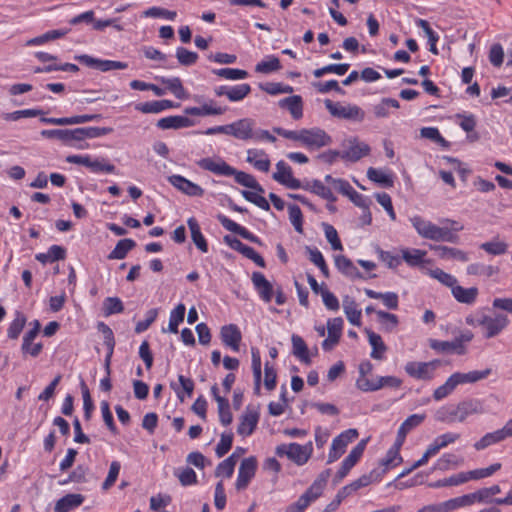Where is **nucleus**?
<instances>
[{"instance_id":"680f3d73","label":"nucleus","mask_w":512,"mask_h":512,"mask_svg":"<svg viewBox=\"0 0 512 512\" xmlns=\"http://www.w3.org/2000/svg\"><path fill=\"white\" fill-rule=\"evenodd\" d=\"M103 310L105 316H110L123 312L124 306L120 298L107 297L103 303Z\"/></svg>"},{"instance_id":"09e8293b","label":"nucleus","mask_w":512,"mask_h":512,"mask_svg":"<svg viewBox=\"0 0 512 512\" xmlns=\"http://www.w3.org/2000/svg\"><path fill=\"white\" fill-rule=\"evenodd\" d=\"M293 353L303 363L310 364L311 359L308 354V348L305 341L298 335L292 336Z\"/></svg>"},{"instance_id":"79ce46f5","label":"nucleus","mask_w":512,"mask_h":512,"mask_svg":"<svg viewBox=\"0 0 512 512\" xmlns=\"http://www.w3.org/2000/svg\"><path fill=\"white\" fill-rule=\"evenodd\" d=\"M136 246L134 240L126 238L118 241L115 248L108 255V259H124L129 251Z\"/></svg>"},{"instance_id":"f03ea898","label":"nucleus","mask_w":512,"mask_h":512,"mask_svg":"<svg viewBox=\"0 0 512 512\" xmlns=\"http://www.w3.org/2000/svg\"><path fill=\"white\" fill-rule=\"evenodd\" d=\"M255 121L242 118L228 124V135L241 141H268L274 143L277 139L268 130L255 128Z\"/></svg>"},{"instance_id":"ddd939ff","label":"nucleus","mask_w":512,"mask_h":512,"mask_svg":"<svg viewBox=\"0 0 512 512\" xmlns=\"http://www.w3.org/2000/svg\"><path fill=\"white\" fill-rule=\"evenodd\" d=\"M197 165L204 170H207L211 173H214V174L220 175V176L230 177L234 173H236L235 168H233L232 166L227 164L223 159H221L219 157L203 158L197 162Z\"/></svg>"},{"instance_id":"412c9836","label":"nucleus","mask_w":512,"mask_h":512,"mask_svg":"<svg viewBox=\"0 0 512 512\" xmlns=\"http://www.w3.org/2000/svg\"><path fill=\"white\" fill-rule=\"evenodd\" d=\"M220 336L224 345L230 347L235 352L239 351L242 335L235 324L223 326L220 331Z\"/></svg>"},{"instance_id":"4be33fe9","label":"nucleus","mask_w":512,"mask_h":512,"mask_svg":"<svg viewBox=\"0 0 512 512\" xmlns=\"http://www.w3.org/2000/svg\"><path fill=\"white\" fill-rule=\"evenodd\" d=\"M102 116L100 114H84L77 115L72 117H62V118H47L42 117L40 119L41 122L52 125H75L82 124L94 120H99Z\"/></svg>"},{"instance_id":"6e6552de","label":"nucleus","mask_w":512,"mask_h":512,"mask_svg":"<svg viewBox=\"0 0 512 512\" xmlns=\"http://www.w3.org/2000/svg\"><path fill=\"white\" fill-rule=\"evenodd\" d=\"M439 360L430 362L411 361L405 365L406 373L419 380H431L434 377L435 370L440 366Z\"/></svg>"},{"instance_id":"a211bd4d","label":"nucleus","mask_w":512,"mask_h":512,"mask_svg":"<svg viewBox=\"0 0 512 512\" xmlns=\"http://www.w3.org/2000/svg\"><path fill=\"white\" fill-rule=\"evenodd\" d=\"M258 421V411L248 407L240 418V423L237 427V433L243 437L250 436L256 429Z\"/></svg>"},{"instance_id":"8fccbe9b","label":"nucleus","mask_w":512,"mask_h":512,"mask_svg":"<svg viewBox=\"0 0 512 512\" xmlns=\"http://www.w3.org/2000/svg\"><path fill=\"white\" fill-rule=\"evenodd\" d=\"M427 252L421 249H403L402 258L409 266H419L424 262Z\"/></svg>"},{"instance_id":"a18cd8bd","label":"nucleus","mask_w":512,"mask_h":512,"mask_svg":"<svg viewBox=\"0 0 512 512\" xmlns=\"http://www.w3.org/2000/svg\"><path fill=\"white\" fill-rule=\"evenodd\" d=\"M232 176L235 177V181L247 188L256 190L257 192L264 193L263 187L257 182L255 177L243 171H237Z\"/></svg>"},{"instance_id":"7c9ffc66","label":"nucleus","mask_w":512,"mask_h":512,"mask_svg":"<svg viewBox=\"0 0 512 512\" xmlns=\"http://www.w3.org/2000/svg\"><path fill=\"white\" fill-rule=\"evenodd\" d=\"M365 333L367 334L369 344L372 347L370 356L376 360H382L384 354L387 351V346L382 340V337L374 331L366 328Z\"/></svg>"},{"instance_id":"e2e57ef3","label":"nucleus","mask_w":512,"mask_h":512,"mask_svg":"<svg viewBox=\"0 0 512 512\" xmlns=\"http://www.w3.org/2000/svg\"><path fill=\"white\" fill-rule=\"evenodd\" d=\"M367 177L376 183L382 184L386 187L393 185L392 177L385 172L376 168L370 167L367 171Z\"/></svg>"},{"instance_id":"774afa93","label":"nucleus","mask_w":512,"mask_h":512,"mask_svg":"<svg viewBox=\"0 0 512 512\" xmlns=\"http://www.w3.org/2000/svg\"><path fill=\"white\" fill-rule=\"evenodd\" d=\"M456 387L457 386H456V383H455L453 377L450 376L443 385H441L437 389H435V391L433 393V398L436 401H440V400L444 399L445 397L449 396L454 391V389Z\"/></svg>"},{"instance_id":"2f4dec72","label":"nucleus","mask_w":512,"mask_h":512,"mask_svg":"<svg viewBox=\"0 0 512 512\" xmlns=\"http://www.w3.org/2000/svg\"><path fill=\"white\" fill-rule=\"evenodd\" d=\"M451 292L458 302L468 305H471L476 301L479 293L477 287L464 288L460 285H457V283L455 284Z\"/></svg>"},{"instance_id":"f3484780","label":"nucleus","mask_w":512,"mask_h":512,"mask_svg":"<svg viewBox=\"0 0 512 512\" xmlns=\"http://www.w3.org/2000/svg\"><path fill=\"white\" fill-rule=\"evenodd\" d=\"M343 319L336 317L329 319L327 322L328 337L322 342V348L325 351H330L338 344L342 334Z\"/></svg>"},{"instance_id":"cd10ccee","label":"nucleus","mask_w":512,"mask_h":512,"mask_svg":"<svg viewBox=\"0 0 512 512\" xmlns=\"http://www.w3.org/2000/svg\"><path fill=\"white\" fill-rule=\"evenodd\" d=\"M278 104L281 108L287 109L293 119L299 120L303 117V101L301 96L293 95L283 98Z\"/></svg>"},{"instance_id":"864d4df0","label":"nucleus","mask_w":512,"mask_h":512,"mask_svg":"<svg viewBox=\"0 0 512 512\" xmlns=\"http://www.w3.org/2000/svg\"><path fill=\"white\" fill-rule=\"evenodd\" d=\"M468 481V477H466L465 472L458 473L456 475H452L448 478H444L441 480H437L429 484L431 488H440L446 486H458Z\"/></svg>"},{"instance_id":"473e14b6","label":"nucleus","mask_w":512,"mask_h":512,"mask_svg":"<svg viewBox=\"0 0 512 512\" xmlns=\"http://www.w3.org/2000/svg\"><path fill=\"white\" fill-rule=\"evenodd\" d=\"M83 501L84 497L81 494H67L56 502L54 512H69L80 506Z\"/></svg>"},{"instance_id":"f8f14e48","label":"nucleus","mask_w":512,"mask_h":512,"mask_svg":"<svg viewBox=\"0 0 512 512\" xmlns=\"http://www.w3.org/2000/svg\"><path fill=\"white\" fill-rule=\"evenodd\" d=\"M332 143V138L323 129H304L302 145L309 149H320Z\"/></svg>"},{"instance_id":"bb28decb","label":"nucleus","mask_w":512,"mask_h":512,"mask_svg":"<svg viewBox=\"0 0 512 512\" xmlns=\"http://www.w3.org/2000/svg\"><path fill=\"white\" fill-rule=\"evenodd\" d=\"M193 125V120L181 115L168 116L157 121V127L162 130L182 129L192 127Z\"/></svg>"},{"instance_id":"b1692460","label":"nucleus","mask_w":512,"mask_h":512,"mask_svg":"<svg viewBox=\"0 0 512 512\" xmlns=\"http://www.w3.org/2000/svg\"><path fill=\"white\" fill-rule=\"evenodd\" d=\"M300 189L310 191L311 193L316 194L317 196L327 200L328 202H335L337 200L336 196L331 191V188L326 186L323 182L317 179L305 181L304 183H302Z\"/></svg>"},{"instance_id":"9b49d317","label":"nucleus","mask_w":512,"mask_h":512,"mask_svg":"<svg viewBox=\"0 0 512 512\" xmlns=\"http://www.w3.org/2000/svg\"><path fill=\"white\" fill-rule=\"evenodd\" d=\"M256 470L257 459L254 456L243 459L239 466L235 488L238 491L246 489L251 480L254 478Z\"/></svg>"},{"instance_id":"a878e982","label":"nucleus","mask_w":512,"mask_h":512,"mask_svg":"<svg viewBox=\"0 0 512 512\" xmlns=\"http://www.w3.org/2000/svg\"><path fill=\"white\" fill-rule=\"evenodd\" d=\"M252 283L257 290L260 298L265 302H270L273 296V287L261 272H253Z\"/></svg>"},{"instance_id":"58836bf2","label":"nucleus","mask_w":512,"mask_h":512,"mask_svg":"<svg viewBox=\"0 0 512 512\" xmlns=\"http://www.w3.org/2000/svg\"><path fill=\"white\" fill-rule=\"evenodd\" d=\"M178 381H179V386L175 383H171L170 386L171 388L175 391V393L177 394V397L179 398V400L181 402L184 401V395L183 393H186V395L188 397H191L192 394H193V390H194V382L192 379L190 378H186L185 376L183 375H179L178 376Z\"/></svg>"},{"instance_id":"2eb2a0df","label":"nucleus","mask_w":512,"mask_h":512,"mask_svg":"<svg viewBox=\"0 0 512 512\" xmlns=\"http://www.w3.org/2000/svg\"><path fill=\"white\" fill-rule=\"evenodd\" d=\"M367 444V440H361L348 454V456L343 460L340 469L336 474V480L340 481L344 477L347 476L349 471L355 466L358 460L362 457L365 447Z\"/></svg>"},{"instance_id":"393cba45","label":"nucleus","mask_w":512,"mask_h":512,"mask_svg":"<svg viewBox=\"0 0 512 512\" xmlns=\"http://www.w3.org/2000/svg\"><path fill=\"white\" fill-rule=\"evenodd\" d=\"M429 248L434 251L439 258L444 260L454 259L460 262H467L469 260L468 254L458 248L443 245H429Z\"/></svg>"},{"instance_id":"c03bdc74","label":"nucleus","mask_w":512,"mask_h":512,"mask_svg":"<svg viewBox=\"0 0 512 512\" xmlns=\"http://www.w3.org/2000/svg\"><path fill=\"white\" fill-rule=\"evenodd\" d=\"M251 356H252V370L254 376V390L256 394L260 393V385H261V357L260 352L257 348H251Z\"/></svg>"},{"instance_id":"052dcab7","label":"nucleus","mask_w":512,"mask_h":512,"mask_svg":"<svg viewBox=\"0 0 512 512\" xmlns=\"http://www.w3.org/2000/svg\"><path fill=\"white\" fill-rule=\"evenodd\" d=\"M242 196L249 202L255 204L259 208L269 211L270 210V204L269 202L261 195L262 193L254 191H247L243 190Z\"/></svg>"},{"instance_id":"0e129e2a","label":"nucleus","mask_w":512,"mask_h":512,"mask_svg":"<svg viewBox=\"0 0 512 512\" xmlns=\"http://www.w3.org/2000/svg\"><path fill=\"white\" fill-rule=\"evenodd\" d=\"M175 476H177L182 486H189L197 483V475L190 467L176 470Z\"/></svg>"},{"instance_id":"69168bd1","label":"nucleus","mask_w":512,"mask_h":512,"mask_svg":"<svg viewBox=\"0 0 512 512\" xmlns=\"http://www.w3.org/2000/svg\"><path fill=\"white\" fill-rule=\"evenodd\" d=\"M176 58L181 65L191 66L196 63L198 54L184 47H178L176 50Z\"/></svg>"},{"instance_id":"37998d69","label":"nucleus","mask_w":512,"mask_h":512,"mask_svg":"<svg viewBox=\"0 0 512 512\" xmlns=\"http://www.w3.org/2000/svg\"><path fill=\"white\" fill-rule=\"evenodd\" d=\"M400 103L393 98H383L378 104L373 106V112L376 118H386L390 114V108L398 109Z\"/></svg>"},{"instance_id":"aec40b11","label":"nucleus","mask_w":512,"mask_h":512,"mask_svg":"<svg viewBox=\"0 0 512 512\" xmlns=\"http://www.w3.org/2000/svg\"><path fill=\"white\" fill-rule=\"evenodd\" d=\"M458 422H464L472 415L485 413L483 403L479 399H468L457 404Z\"/></svg>"},{"instance_id":"5fc2aeb1","label":"nucleus","mask_w":512,"mask_h":512,"mask_svg":"<svg viewBox=\"0 0 512 512\" xmlns=\"http://www.w3.org/2000/svg\"><path fill=\"white\" fill-rule=\"evenodd\" d=\"M213 73L228 80H242L248 77V72L246 70L237 68L214 69Z\"/></svg>"},{"instance_id":"39448f33","label":"nucleus","mask_w":512,"mask_h":512,"mask_svg":"<svg viewBox=\"0 0 512 512\" xmlns=\"http://www.w3.org/2000/svg\"><path fill=\"white\" fill-rule=\"evenodd\" d=\"M474 334L470 330H464L459 333L452 341H440L431 339L429 346L439 353H452L459 356L468 352V344L473 340Z\"/></svg>"},{"instance_id":"c9c22d12","label":"nucleus","mask_w":512,"mask_h":512,"mask_svg":"<svg viewBox=\"0 0 512 512\" xmlns=\"http://www.w3.org/2000/svg\"><path fill=\"white\" fill-rule=\"evenodd\" d=\"M37 335L38 334H36L35 331H28L25 333L21 347V350L24 354H29L32 357H37L41 353L43 348L42 343L39 342L33 344V341Z\"/></svg>"},{"instance_id":"1a4fd4ad","label":"nucleus","mask_w":512,"mask_h":512,"mask_svg":"<svg viewBox=\"0 0 512 512\" xmlns=\"http://www.w3.org/2000/svg\"><path fill=\"white\" fill-rule=\"evenodd\" d=\"M512 436V418L506 422L501 428L493 432L486 433L477 442L474 443V448L477 451L484 450L487 447L504 441Z\"/></svg>"},{"instance_id":"6ab92c4d","label":"nucleus","mask_w":512,"mask_h":512,"mask_svg":"<svg viewBox=\"0 0 512 512\" xmlns=\"http://www.w3.org/2000/svg\"><path fill=\"white\" fill-rule=\"evenodd\" d=\"M168 181L172 186L188 196H202L204 194V190L199 185L181 175L169 176Z\"/></svg>"},{"instance_id":"9d476101","label":"nucleus","mask_w":512,"mask_h":512,"mask_svg":"<svg viewBox=\"0 0 512 512\" xmlns=\"http://www.w3.org/2000/svg\"><path fill=\"white\" fill-rule=\"evenodd\" d=\"M83 65L98 69L102 72H108L112 70H123L128 68V63L114 60H102L92 56L83 54L75 57Z\"/></svg>"},{"instance_id":"ea45409f","label":"nucleus","mask_w":512,"mask_h":512,"mask_svg":"<svg viewBox=\"0 0 512 512\" xmlns=\"http://www.w3.org/2000/svg\"><path fill=\"white\" fill-rule=\"evenodd\" d=\"M458 415L457 405H446L436 411L435 420L450 424L458 422Z\"/></svg>"},{"instance_id":"603ef678","label":"nucleus","mask_w":512,"mask_h":512,"mask_svg":"<svg viewBox=\"0 0 512 512\" xmlns=\"http://www.w3.org/2000/svg\"><path fill=\"white\" fill-rule=\"evenodd\" d=\"M499 272V268L492 265H485L481 263H473L467 267L469 275H477L484 277H491Z\"/></svg>"},{"instance_id":"72a5a7b5","label":"nucleus","mask_w":512,"mask_h":512,"mask_svg":"<svg viewBox=\"0 0 512 512\" xmlns=\"http://www.w3.org/2000/svg\"><path fill=\"white\" fill-rule=\"evenodd\" d=\"M187 224L191 232V238L193 243L200 251L206 253L208 251V244L201 232L198 221L194 217H191L188 219Z\"/></svg>"},{"instance_id":"20e7f679","label":"nucleus","mask_w":512,"mask_h":512,"mask_svg":"<svg viewBox=\"0 0 512 512\" xmlns=\"http://www.w3.org/2000/svg\"><path fill=\"white\" fill-rule=\"evenodd\" d=\"M330 472V469L322 471L298 500L286 509V512H304L312 502L322 495L330 477Z\"/></svg>"},{"instance_id":"49530a36","label":"nucleus","mask_w":512,"mask_h":512,"mask_svg":"<svg viewBox=\"0 0 512 512\" xmlns=\"http://www.w3.org/2000/svg\"><path fill=\"white\" fill-rule=\"evenodd\" d=\"M343 308L348 321L355 326L361 325V311L358 310L354 300L346 298L343 301Z\"/></svg>"},{"instance_id":"dca6fc26","label":"nucleus","mask_w":512,"mask_h":512,"mask_svg":"<svg viewBox=\"0 0 512 512\" xmlns=\"http://www.w3.org/2000/svg\"><path fill=\"white\" fill-rule=\"evenodd\" d=\"M224 240L226 243L229 244V246L232 249L240 252L246 258L252 260L259 267L264 268L266 266V263H265V260L263 259V257L260 254H258L252 247H249V246L243 244L239 239L231 238L230 236H225Z\"/></svg>"},{"instance_id":"f704fd0d","label":"nucleus","mask_w":512,"mask_h":512,"mask_svg":"<svg viewBox=\"0 0 512 512\" xmlns=\"http://www.w3.org/2000/svg\"><path fill=\"white\" fill-rule=\"evenodd\" d=\"M163 85L177 98V99H186L188 98V93L183 87L182 81L179 77L165 78V77H157Z\"/></svg>"},{"instance_id":"e433bc0d","label":"nucleus","mask_w":512,"mask_h":512,"mask_svg":"<svg viewBox=\"0 0 512 512\" xmlns=\"http://www.w3.org/2000/svg\"><path fill=\"white\" fill-rule=\"evenodd\" d=\"M369 152L370 148L367 144L356 143L354 145H351L347 150L341 152V158L344 160L356 162L360 160L363 156L368 155Z\"/></svg>"},{"instance_id":"f257e3e1","label":"nucleus","mask_w":512,"mask_h":512,"mask_svg":"<svg viewBox=\"0 0 512 512\" xmlns=\"http://www.w3.org/2000/svg\"><path fill=\"white\" fill-rule=\"evenodd\" d=\"M465 322L472 327H481L483 336L486 339L498 336L509 325L507 315L502 313L488 315L484 310H477L469 314L466 316Z\"/></svg>"},{"instance_id":"7ed1b4c3","label":"nucleus","mask_w":512,"mask_h":512,"mask_svg":"<svg viewBox=\"0 0 512 512\" xmlns=\"http://www.w3.org/2000/svg\"><path fill=\"white\" fill-rule=\"evenodd\" d=\"M411 224L417 233L425 239L437 242L458 243L459 236L448 227H440L423 217L416 215L410 218Z\"/></svg>"},{"instance_id":"de8ad7c7","label":"nucleus","mask_w":512,"mask_h":512,"mask_svg":"<svg viewBox=\"0 0 512 512\" xmlns=\"http://www.w3.org/2000/svg\"><path fill=\"white\" fill-rule=\"evenodd\" d=\"M186 307L184 304H178L170 313L168 332L178 333V326L183 322L185 317Z\"/></svg>"},{"instance_id":"c756f323","label":"nucleus","mask_w":512,"mask_h":512,"mask_svg":"<svg viewBox=\"0 0 512 512\" xmlns=\"http://www.w3.org/2000/svg\"><path fill=\"white\" fill-rule=\"evenodd\" d=\"M336 268L345 276L351 279H362L363 275L353 262L344 255H337L335 257Z\"/></svg>"},{"instance_id":"a19ab883","label":"nucleus","mask_w":512,"mask_h":512,"mask_svg":"<svg viewBox=\"0 0 512 512\" xmlns=\"http://www.w3.org/2000/svg\"><path fill=\"white\" fill-rule=\"evenodd\" d=\"M376 315L379 324L385 332L390 333L397 328L399 324L397 315L382 310L376 311Z\"/></svg>"},{"instance_id":"423d86ee","label":"nucleus","mask_w":512,"mask_h":512,"mask_svg":"<svg viewBox=\"0 0 512 512\" xmlns=\"http://www.w3.org/2000/svg\"><path fill=\"white\" fill-rule=\"evenodd\" d=\"M312 453V444L300 445L298 443L281 444L276 447V454L279 457L287 456L295 464L304 465Z\"/></svg>"},{"instance_id":"338daca9","label":"nucleus","mask_w":512,"mask_h":512,"mask_svg":"<svg viewBox=\"0 0 512 512\" xmlns=\"http://www.w3.org/2000/svg\"><path fill=\"white\" fill-rule=\"evenodd\" d=\"M346 447L347 444L342 439H340L339 436L335 437L332 441L328 454V463H332L339 459L345 452Z\"/></svg>"},{"instance_id":"13d9d810","label":"nucleus","mask_w":512,"mask_h":512,"mask_svg":"<svg viewBox=\"0 0 512 512\" xmlns=\"http://www.w3.org/2000/svg\"><path fill=\"white\" fill-rule=\"evenodd\" d=\"M281 68L280 60L275 56H268L265 60L259 62L255 71L258 73L268 74Z\"/></svg>"},{"instance_id":"4c0bfd02","label":"nucleus","mask_w":512,"mask_h":512,"mask_svg":"<svg viewBox=\"0 0 512 512\" xmlns=\"http://www.w3.org/2000/svg\"><path fill=\"white\" fill-rule=\"evenodd\" d=\"M401 447L397 446V440H395L393 446L387 451L386 456L381 459L380 465L384 467V472L402 462V457L399 453Z\"/></svg>"},{"instance_id":"c85d7f7f","label":"nucleus","mask_w":512,"mask_h":512,"mask_svg":"<svg viewBox=\"0 0 512 512\" xmlns=\"http://www.w3.org/2000/svg\"><path fill=\"white\" fill-rule=\"evenodd\" d=\"M246 161L259 171L268 172L270 169V160L263 150L248 149Z\"/></svg>"},{"instance_id":"bf43d9fd","label":"nucleus","mask_w":512,"mask_h":512,"mask_svg":"<svg viewBox=\"0 0 512 512\" xmlns=\"http://www.w3.org/2000/svg\"><path fill=\"white\" fill-rule=\"evenodd\" d=\"M251 92V86L247 83L230 86L228 99L231 102L243 100Z\"/></svg>"},{"instance_id":"4d7b16f0","label":"nucleus","mask_w":512,"mask_h":512,"mask_svg":"<svg viewBox=\"0 0 512 512\" xmlns=\"http://www.w3.org/2000/svg\"><path fill=\"white\" fill-rule=\"evenodd\" d=\"M501 467H502L501 463H494L486 468L475 469V470L465 472V473H466V477H468V480H470V479L478 480V479L486 478V477L493 475L495 472L500 470Z\"/></svg>"},{"instance_id":"5701e85b","label":"nucleus","mask_w":512,"mask_h":512,"mask_svg":"<svg viewBox=\"0 0 512 512\" xmlns=\"http://www.w3.org/2000/svg\"><path fill=\"white\" fill-rule=\"evenodd\" d=\"M425 414H413L410 415L399 427L396 440L397 446H403L407 434L414 428L418 427L424 420Z\"/></svg>"},{"instance_id":"4468645a","label":"nucleus","mask_w":512,"mask_h":512,"mask_svg":"<svg viewBox=\"0 0 512 512\" xmlns=\"http://www.w3.org/2000/svg\"><path fill=\"white\" fill-rule=\"evenodd\" d=\"M273 179L289 189H300L302 182L293 176L292 168L284 161L276 164V172L273 173Z\"/></svg>"},{"instance_id":"0eeeda50","label":"nucleus","mask_w":512,"mask_h":512,"mask_svg":"<svg viewBox=\"0 0 512 512\" xmlns=\"http://www.w3.org/2000/svg\"><path fill=\"white\" fill-rule=\"evenodd\" d=\"M325 107L334 117L362 122L365 118V112L357 105H342L340 103H334L327 99L325 100Z\"/></svg>"},{"instance_id":"3c124183","label":"nucleus","mask_w":512,"mask_h":512,"mask_svg":"<svg viewBox=\"0 0 512 512\" xmlns=\"http://www.w3.org/2000/svg\"><path fill=\"white\" fill-rule=\"evenodd\" d=\"M460 438L458 433H444L434 439L429 445L431 449L437 454L442 448L447 447L449 444L456 442Z\"/></svg>"},{"instance_id":"6e6d98bb","label":"nucleus","mask_w":512,"mask_h":512,"mask_svg":"<svg viewBox=\"0 0 512 512\" xmlns=\"http://www.w3.org/2000/svg\"><path fill=\"white\" fill-rule=\"evenodd\" d=\"M26 324V317L21 312H16L15 319L10 323L7 336L10 339H17Z\"/></svg>"}]
</instances>
